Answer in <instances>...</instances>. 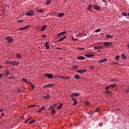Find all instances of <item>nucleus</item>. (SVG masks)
I'll use <instances>...</instances> for the list:
<instances>
[{"label":"nucleus","mask_w":129,"mask_h":129,"mask_svg":"<svg viewBox=\"0 0 129 129\" xmlns=\"http://www.w3.org/2000/svg\"><path fill=\"white\" fill-rule=\"evenodd\" d=\"M36 106V105H31V106H28V108H30L31 107H35Z\"/></svg>","instance_id":"obj_40"},{"label":"nucleus","mask_w":129,"mask_h":129,"mask_svg":"<svg viewBox=\"0 0 129 129\" xmlns=\"http://www.w3.org/2000/svg\"><path fill=\"white\" fill-rule=\"evenodd\" d=\"M64 15L63 13H60L58 14V17H59V18H62V17H64Z\"/></svg>","instance_id":"obj_19"},{"label":"nucleus","mask_w":129,"mask_h":129,"mask_svg":"<svg viewBox=\"0 0 129 129\" xmlns=\"http://www.w3.org/2000/svg\"><path fill=\"white\" fill-rule=\"evenodd\" d=\"M95 32H96V33H98V32H100V29H96L95 30Z\"/></svg>","instance_id":"obj_35"},{"label":"nucleus","mask_w":129,"mask_h":129,"mask_svg":"<svg viewBox=\"0 0 129 129\" xmlns=\"http://www.w3.org/2000/svg\"><path fill=\"white\" fill-rule=\"evenodd\" d=\"M66 38V36H64L63 37L58 39L57 40V42H62V41H63V40H64Z\"/></svg>","instance_id":"obj_20"},{"label":"nucleus","mask_w":129,"mask_h":129,"mask_svg":"<svg viewBox=\"0 0 129 129\" xmlns=\"http://www.w3.org/2000/svg\"><path fill=\"white\" fill-rule=\"evenodd\" d=\"M29 27H30V25H28V26L24 27L23 28H24V29H27V28H29Z\"/></svg>","instance_id":"obj_51"},{"label":"nucleus","mask_w":129,"mask_h":129,"mask_svg":"<svg viewBox=\"0 0 129 129\" xmlns=\"http://www.w3.org/2000/svg\"><path fill=\"white\" fill-rule=\"evenodd\" d=\"M6 40H8V43L9 44L12 43V42L14 41V39L11 36H8V37L6 38Z\"/></svg>","instance_id":"obj_3"},{"label":"nucleus","mask_w":129,"mask_h":129,"mask_svg":"<svg viewBox=\"0 0 129 129\" xmlns=\"http://www.w3.org/2000/svg\"><path fill=\"white\" fill-rule=\"evenodd\" d=\"M41 109H42V110H44L45 109V106H43Z\"/></svg>","instance_id":"obj_60"},{"label":"nucleus","mask_w":129,"mask_h":129,"mask_svg":"<svg viewBox=\"0 0 129 129\" xmlns=\"http://www.w3.org/2000/svg\"><path fill=\"white\" fill-rule=\"evenodd\" d=\"M98 111H99V108H97L95 110V112H98Z\"/></svg>","instance_id":"obj_48"},{"label":"nucleus","mask_w":129,"mask_h":129,"mask_svg":"<svg viewBox=\"0 0 129 129\" xmlns=\"http://www.w3.org/2000/svg\"><path fill=\"white\" fill-rule=\"evenodd\" d=\"M122 15L124 16V17H126V16H127V14H126V13H125L124 12V13H122Z\"/></svg>","instance_id":"obj_38"},{"label":"nucleus","mask_w":129,"mask_h":129,"mask_svg":"<svg viewBox=\"0 0 129 129\" xmlns=\"http://www.w3.org/2000/svg\"><path fill=\"white\" fill-rule=\"evenodd\" d=\"M107 59L106 58H104L103 59L100 60L99 61V63H104V62H107Z\"/></svg>","instance_id":"obj_13"},{"label":"nucleus","mask_w":129,"mask_h":129,"mask_svg":"<svg viewBox=\"0 0 129 129\" xmlns=\"http://www.w3.org/2000/svg\"><path fill=\"white\" fill-rule=\"evenodd\" d=\"M6 63H7V64H12V63H11V62H10V61H7L6 62Z\"/></svg>","instance_id":"obj_59"},{"label":"nucleus","mask_w":129,"mask_h":129,"mask_svg":"<svg viewBox=\"0 0 129 129\" xmlns=\"http://www.w3.org/2000/svg\"><path fill=\"white\" fill-rule=\"evenodd\" d=\"M58 78H60V79H66V77H63V76H59L58 77Z\"/></svg>","instance_id":"obj_27"},{"label":"nucleus","mask_w":129,"mask_h":129,"mask_svg":"<svg viewBox=\"0 0 129 129\" xmlns=\"http://www.w3.org/2000/svg\"><path fill=\"white\" fill-rule=\"evenodd\" d=\"M49 45V42L48 41H46L44 44V47H45L47 50H49V49H50V46Z\"/></svg>","instance_id":"obj_5"},{"label":"nucleus","mask_w":129,"mask_h":129,"mask_svg":"<svg viewBox=\"0 0 129 129\" xmlns=\"http://www.w3.org/2000/svg\"><path fill=\"white\" fill-rule=\"evenodd\" d=\"M103 43L104 47H110V46H112L113 45L111 42H104Z\"/></svg>","instance_id":"obj_1"},{"label":"nucleus","mask_w":129,"mask_h":129,"mask_svg":"<svg viewBox=\"0 0 129 129\" xmlns=\"http://www.w3.org/2000/svg\"><path fill=\"white\" fill-rule=\"evenodd\" d=\"M54 113H56V111L55 110V109H52L51 110V114L54 115Z\"/></svg>","instance_id":"obj_26"},{"label":"nucleus","mask_w":129,"mask_h":129,"mask_svg":"<svg viewBox=\"0 0 129 129\" xmlns=\"http://www.w3.org/2000/svg\"><path fill=\"white\" fill-rule=\"evenodd\" d=\"M74 68H78V66H74Z\"/></svg>","instance_id":"obj_62"},{"label":"nucleus","mask_w":129,"mask_h":129,"mask_svg":"<svg viewBox=\"0 0 129 129\" xmlns=\"http://www.w3.org/2000/svg\"><path fill=\"white\" fill-rule=\"evenodd\" d=\"M85 104H86V105H89V104H90V103L88 101H86Z\"/></svg>","instance_id":"obj_37"},{"label":"nucleus","mask_w":129,"mask_h":129,"mask_svg":"<svg viewBox=\"0 0 129 129\" xmlns=\"http://www.w3.org/2000/svg\"><path fill=\"white\" fill-rule=\"evenodd\" d=\"M63 106V104H60L57 107V109H61L62 108V107Z\"/></svg>","instance_id":"obj_21"},{"label":"nucleus","mask_w":129,"mask_h":129,"mask_svg":"<svg viewBox=\"0 0 129 129\" xmlns=\"http://www.w3.org/2000/svg\"><path fill=\"white\" fill-rule=\"evenodd\" d=\"M11 63L13 66H18V65H19V63L17 62V61H11Z\"/></svg>","instance_id":"obj_8"},{"label":"nucleus","mask_w":129,"mask_h":129,"mask_svg":"<svg viewBox=\"0 0 129 129\" xmlns=\"http://www.w3.org/2000/svg\"><path fill=\"white\" fill-rule=\"evenodd\" d=\"M43 88H48V84H46V85H45L43 86Z\"/></svg>","instance_id":"obj_36"},{"label":"nucleus","mask_w":129,"mask_h":129,"mask_svg":"<svg viewBox=\"0 0 129 129\" xmlns=\"http://www.w3.org/2000/svg\"><path fill=\"white\" fill-rule=\"evenodd\" d=\"M115 84H113V85H111L110 86V87H111L112 88H114V87H115Z\"/></svg>","instance_id":"obj_34"},{"label":"nucleus","mask_w":129,"mask_h":129,"mask_svg":"<svg viewBox=\"0 0 129 129\" xmlns=\"http://www.w3.org/2000/svg\"><path fill=\"white\" fill-rule=\"evenodd\" d=\"M106 38H107L108 39H111V38H112V36H111L110 35L107 34L106 35Z\"/></svg>","instance_id":"obj_25"},{"label":"nucleus","mask_w":129,"mask_h":129,"mask_svg":"<svg viewBox=\"0 0 129 129\" xmlns=\"http://www.w3.org/2000/svg\"><path fill=\"white\" fill-rule=\"evenodd\" d=\"M115 59L116 60H118V59H119V55H116L115 57Z\"/></svg>","instance_id":"obj_39"},{"label":"nucleus","mask_w":129,"mask_h":129,"mask_svg":"<svg viewBox=\"0 0 129 129\" xmlns=\"http://www.w3.org/2000/svg\"><path fill=\"white\" fill-rule=\"evenodd\" d=\"M3 67H4V66H0V68H3Z\"/></svg>","instance_id":"obj_64"},{"label":"nucleus","mask_w":129,"mask_h":129,"mask_svg":"<svg viewBox=\"0 0 129 129\" xmlns=\"http://www.w3.org/2000/svg\"><path fill=\"white\" fill-rule=\"evenodd\" d=\"M41 37H42L43 38H46V36L45 35H41Z\"/></svg>","instance_id":"obj_55"},{"label":"nucleus","mask_w":129,"mask_h":129,"mask_svg":"<svg viewBox=\"0 0 129 129\" xmlns=\"http://www.w3.org/2000/svg\"><path fill=\"white\" fill-rule=\"evenodd\" d=\"M22 80H23V81H24V82H26V83H29V81H28L27 80V79H26V78H22Z\"/></svg>","instance_id":"obj_23"},{"label":"nucleus","mask_w":129,"mask_h":129,"mask_svg":"<svg viewBox=\"0 0 129 129\" xmlns=\"http://www.w3.org/2000/svg\"><path fill=\"white\" fill-rule=\"evenodd\" d=\"M43 98H45V99H49L50 98V94H48L46 96H43Z\"/></svg>","instance_id":"obj_18"},{"label":"nucleus","mask_w":129,"mask_h":129,"mask_svg":"<svg viewBox=\"0 0 129 129\" xmlns=\"http://www.w3.org/2000/svg\"><path fill=\"white\" fill-rule=\"evenodd\" d=\"M34 11H29L26 13L25 16H28V17H30L31 16H35V14L34 13Z\"/></svg>","instance_id":"obj_2"},{"label":"nucleus","mask_w":129,"mask_h":129,"mask_svg":"<svg viewBox=\"0 0 129 129\" xmlns=\"http://www.w3.org/2000/svg\"><path fill=\"white\" fill-rule=\"evenodd\" d=\"M94 8L95 10H96V11H100V7L99 6H97V5H95L94 6Z\"/></svg>","instance_id":"obj_16"},{"label":"nucleus","mask_w":129,"mask_h":129,"mask_svg":"<svg viewBox=\"0 0 129 129\" xmlns=\"http://www.w3.org/2000/svg\"><path fill=\"white\" fill-rule=\"evenodd\" d=\"M77 72H78L79 73H84V72H86V69H84L82 70H78L77 71Z\"/></svg>","instance_id":"obj_14"},{"label":"nucleus","mask_w":129,"mask_h":129,"mask_svg":"<svg viewBox=\"0 0 129 129\" xmlns=\"http://www.w3.org/2000/svg\"><path fill=\"white\" fill-rule=\"evenodd\" d=\"M56 106H57V104H53L52 105V107H53V108H55V107H56Z\"/></svg>","instance_id":"obj_44"},{"label":"nucleus","mask_w":129,"mask_h":129,"mask_svg":"<svg viewBox=\"0 0 129 129\" xmlns=\"http://www.w3.org/2000/svg\"><path fill=\"white\" fill-rule=\"evenodd\" d=\"M31 118H32L31 117H30L29 118H28L27 120H26L24 122L26 123V122H28V121L31 120Z\"/></svg>","instance_id":"obj_29"},{"label":"nucleus","mask_w":129,"mask_h":129,"mask_svg":"<svg viewBox=\"0 0 129 129\" xmlns=\"http://www.w3.org/2000/svg\"><path fill=\"white\" fill-rule=\"evenodd\" d=\"M45 12L44 9H38L36 11V13H39V14H43V12Z\"/></svg>","instance_id":"obj_9"},{"label":"nucleus","mask_w":129,"mask_h":129,"mask_svg":"<svg viewBox=\"0 0 129 129\" xmlns=\"http://www.w3.org/2000/svg\"><path fill=\"white\" fill-rule=\"evenodd\" d=\"M105 92H106V93H109V94H110L111 93L110 92V91H106Z\"/></svg>","instance_id":"obj_52"},{"label":"nucleus","mask_w":129,"mask_h":129,"mask_svg":"<svg viewBox=\"0 0 129 129\" xmlns=\"http://www.w3.org/2000/svg\"><path fill=\"white\" fill-rule=\"evenodd\" d=\"M49 4H51V1L47 0L46 2V5H49Z\"/></svg>","instance_id":"obj_33"},{"label":"nucleus","mask_w":129,"mask_h":129,"mask_svg":"<svg viewBox=\"0 0 129 129\" xmlns=\"http://www.w3.org/2000/svg\"><path fill=\"white\" fill-rule=\"evenodd\" d=\"M88 11H90L91 10V5H89L87 8Z\"/></svg>","instance_id":"obj_31"},{"label":"nucleus","mask_w":129,"mask_h":129,"mask_svg":"<svg viewBox=\"0 0 129 129\" xmlns=\"http://www.w3.org/2000/svg\"><path fill=\"white\" fill-rule=\"evenodd\" d=\"M47 85L48 88L52 87V86H54V84H48Z\"/></svg>","instance_id":"obj_30"},{"label":"nucleus","mask_w":129,"mask_h":129,"mask_svg":"<svg viewBox=\"0 0 129 129\" xmlns=\"http://www.w3.org/2000/svg\"><path fill=\"white\" fill-rule=\"evenodd\" d=\"M90 69H94V66H91L90 67Z\"/></svg>","instance_id":"obj_47"},{"label":"nucleus","mask_w":129,"mask_h":129,"mask_svg":"<svg viewBox=\"0 0 129 129\" xmlns=\"http://www.w3.org/2000/svg\"><path fill=\"white\" fill-rule=\"evenodd\" d=\"M80 94L77 93H73L72 95H71V97H75V96L78 97L79 96Z\"/></svg>","instance_id":"obj_6"},{"label":"nucleus","mask_w":129,"mask_h":129,"mask_svg":"<svg viewBox=\"0 0 129 129\" xmlns=\"http://www.w3.org/2000/svg\"><path fill=\"white\" fill-rule=\"evenodd\" d=\"M77 104V101H75L73 105H76Z\"/></svg>","instance_id":"obj_45"},{"label":"nucleus","mask_w":129,"mask_h":129,"mask_svg":"<svg viewBox=\"0 0 129 129\" xmlns=\"http://www.w3.org/2000/svg\"><path fill=\"white\" fill-rule=\"evenodd\" d=\"M1 114H2V116H5V113H4V112L2 113Z\"/></svg>","instance_id":"obj_61"},{"label":"nucleus","mask_w":129,"mask_h":129,"mask_svg":"<svg viewBox=\"0 0 129 129\" xmlns=\"http://www.w3.org/2000/svg\"><path fill=\"white\" fill-rule=\"evenodd\" d=\"M77 58L78 59V60H84V59H85V57L83 56H79L77 57Z\"/></svg>","instance_id":"obj_12"},{"label":"nucleus","mask_w":129,"mask_h":129,"mask_svg":"<svg viewBox=\"0 0 129 129\" xmlns=\"http://www.w3.org/2000/svg\"><path fill=\"white\" fill-rule=\"evenodd\" d=\"M9 74H10V73L8 71H7L6 73V75L7 76L9 75Z\"/></svg>","instance_id":"obj_54"},{"label":"nucleus","mask_w":129,"mask_h":129,"mask_svg":"<svg viewBox=\"0 0 129 129\" xmlns=\"http://www.w3.org/2000/svg\"><path fill=\"white\" fill-rule=\"evenodd\" d=\"M3 77H4V75L2 73H0V79L3 78Z\"/></svg>","instance_id":"obj_42"},{"label":"nucleus","mask_w":129,"mask_h":129,"mask_svg":"<svg viewBox=\"0 0 129 129\" xmlns=\"http://www.w3.org/2000/svg\"><path fill=\"white\" fill-rule=\"evenodd\" d=\"M45 75L46 76V77H48V78H49L50 79H52V78L54 77V75L51 74L46 73Z\"/></svg>","instance_id":"obj_4"},{"label":"nucleus","mask_w":129,"mask_h":129,"mask_svg":"<svg viewBox=\"0 0 129 129\" xmlns=\"http://www.w3.org/2000/svg\"><path fill=\"white\" fill-rule=\"evenodd\" d=\"M16 57L18 59H22V55L20 53H17L16 54Z\"/></svg>","instance_id":"obj_17"},{"label":"nucleus","mask_w":129,"mask_h":129,"mask_svg":"<svg viewBox=\"0 0 129 129\" xmlns=\"http://www.w3.org/2000/svg\"><path fill=\"white\" fill-rule=\"evenodd\" d=\"M21 22H23V20L18 21L17 23H21Z\"/></svg>","instance_id":"obj_56"},{"label":"nucleus","mask_w":129,"mask_h":129,"mask_svg":"<svg viewBox=\"0 0 129 129\" xmlns=\"http://www.w3.org/2000/svg\"><path fill=\"white\" fill-rule=\"evenodd\" d=\"M4 110H5V109H0V112H3V111H4Z\"/></svg>","instance_id":"obj_57"},{"label":"nucleus","mask_w":129,"mask_h":129,"mask_svg":"<svg viewBox=\"0 0 129 129\" xmlns=\"http://www.w3.org/2000/svg\"><path fill=\"white\" fill-rule=\"evenodd\" d=\"M48 109H54V108L53 107V106L51 105L49 107V108H48Z\"/></svg>","instance_id":"obj_43"},{"label":"nucleus","mask_w":129,"mask_h":129,"mask_svg":"<svg viewBox=\"0 0 129 129\" xmlns=\"http://www.w3.org/2000/svg\"><path fill=\"white\" fill-rule=\"evenodd\" d=\"M66 79H69V78H70V77H66Z\"/></svg>","instance_id":"obj_63"},{"label":"nucleus","mask_w":129,"mask_h":129,"mask_svg":"<svg viewBox=\"0 0 129 129\" xmlns=\"http://www.w3.org/2000/svg\"><path fill=\"white\" fill-rule=\"evenodd\" d=\"M23 30H25L24 27L19 28L20 31H23Z\"/></svg>","instance_id":"obj_50"},{"label":"nucleus","mask_w":129,"mask_h":129,"mask_svg":"<svg viewBox=\"0 0 129 129\" xmlns=\"http://www.w3.org/2000/svg\"><path fill=\"white\" fill-rule=\"evenodd\" d=\"M103 46H94V49H95V50H99L100 49H103Z\"/></svg>","instance_id":"obj_7"},{"label":"nucleus","mask_w":129,"mask_h":129,"mask_svg":"<svg viewBox=\"0 0 129 129\" xmlns=\"http://www.w3.org/2000/svg\"><path fill=\"white\" fill-rule=\"evenodd\" d=\"M72 40H73V41H77L78 39L76 38L74 39V37H71Z\"/></svg>","instance_id":"obj_41"},{"label":"nucleus","mask_w":129,"mask_h":129,"mask_svg":"<svg viewBox=\"0 0 129 129\" xmlns=\"http://www.w3.org/2000/svg\"><path fill=\"white\" fill-rule=\"evenodd\" d=\"M121 57L122 58V59H123V60H124L127 58V56H126V55H125L124 54L122 53L121 54Z\"/></svg>","instance_id":"obj_15"},{"label":"nucleus","mask_w":129,"mask_h":129,"mask_svg":"<svg viewBox=\"0 0 129 129\" xmlns=\"http://www.w3.org/2000/svg\"><path fill=\"white\" fill-rule=\"evenodd\" d=\"M72 100H73V101H77V100L75 98H72Z\"/></svg>","instance_id":"obj_49"},{"label":"nucleus","mask_w":129,"mask_h":129,"mask_svg":"<svg viewBox=\"0 0 129 129\" xmlns=\"http://www.w3.org/2000/svg\"><path fill=\"white\" fill-rule=\"evenodd\" d=\"M42 110H43L42 109L40 108L38 110L37 112H38V113H39L41 112L42 111Z\"/></svg>","instance_id":"obj_46"},{"label":"nucleus","mask_w":129,"mask_h":129,"mask_svg":"<svg viewBox=\"0 0 129 129\" xmlns=\"http://www.w3.org/2000/svg\"><path fill=\"white\" fill-rule=\"evenodd\" d=\"M79 50H84V48L79 47Z\"/></svg>","instance_id":"obj_58"},{"label":"nucleus","mask_w":129,"mask_h":129,"mask_svg":"<svg viewBox=\"0 0 129 129\" xmlns=\"http://www.w3.org/2000/svg\"><path fill=\"white\" fill-rule=\"evenodd\" d=\"M67 33V32H66V31H63L62 32L58 33L57 35V36L60 37V36H63V35H65V34H66Z\"/></svg>","instance_id":"obj_11"},{"label":"nucleus","mask_w":129,"mask_h":129,"mask_svg":"<svg viewBox=\"0 0 129 129\" xmlns=\"http://www.w3.org/2000/svg\"><path fill=\"white\" fill-rule=\"evenodd\" d=\"M46 28H47V25H44L42 29H41V32H43V31L45 30V29H46Z\"/></svg>","instance_id":"obj_22"},{"label":"nucleus","mask_w":129,"mask_h":129,"mask_svg":"<svg viewBox=\"0 0 129 129\" xmlns=\"http://www.w3.org/2000/svg\"><path fill=\"white\" fill-rule=\"evenodd\" d=\"M85 57H88V58H92L93 57H94V55L92 54H85Z\"/></svg>","instance_id":"obj_10"},{"label":"nucleus","mask_w":129,"mask_h":129,"mask_svg":"<svg viewBox=\"0 0 129 129\" xmlns=\"http://www.w3.org/2000/svg\"><path fill=\"white\" fill-rule=\"evenodd\" d=\"M29 84H31L32 89H34V88H35V86L32 83L29 82Z\"/></svg>","instance_id":"obj_28"},{"label":"nucleus","mask_w":129,"mask_h":129,"mask_svg":"<svg viewBox=\"0 0 129 129\" xmlns=\"http://www.w3.org/2000/svg\"><path fill=\"white\" fill-rule=\"evenodd\" d=\"M74 78H76V79H80V76H79V75H75Z\"/></svg>","instance_id":"obj_24"},{"label":"nucleus","mask_w":129,"mask_h":129,"mask_svg":"<svg viewBox=\"0 0 129 129\" xmlns=\"http://www.w3.org/2000/svg\"><path fill=\"white\" fill-rule=\"evenodd\" d=\"M109 87H110V86H107V87H106L105 88V90H107L109 89Z\"/></svg>","instance_id":"obj_53"},{"label":"nucleus","mask_w":129,"mask_h":129,"mask_svg":"<svg viewBox=\"0 0 129 129\" xmlns=\"http://www.w3.org/2000/svg\"><path fill=\"white\" fill-rule=\"evenodd\" d=\"M32 123H35V120H32L31 121H30L29 122V124H32Z\"/></svg>","instance_id":"obj_32"}]
</instances>
